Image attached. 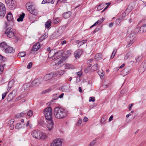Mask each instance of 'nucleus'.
Listing matches in <instances>:
<instances>
[{
  "label": "nucleus",
  "instance_id": "25",
  "mask_svg": "<svg viewBox=\"0 0 146 146\" xmlns=\"http://www.w3.org/2000/svg\"><path fill=\"white\" fill-rule=\"evenodd\" d=\"M25 16V14L23 13L21 15H20L19 17L17 19V21L19 22L23 21V18Z\"/></svg>",
  "mask_w": 146,
  "mask_h": 146
},
{
  "label": "nucleus",
  "instance_id": "42",
  "mask_svg": "<svg viewBox=\"0 0 146 146\" xmlns=\"http://www.w3.org/2000/svg\"><path fill=\"white\" fill-rule=\"evenodd\" d=\"M16 129H19L22 128V126L21 124L20 123H18L15 126Z\"/></svg>",
  "mask_w": 146,
  "mask_h": 146
},
{
  "label": "nucleus",
  "instance_id": "11",
  "mask_svg": "<svg viewBox=\"0 0 146 146\" xmlns=\"http://www.w3.org/2000/svg\"><path fill=\"white\" fill-rule=\"evenodd\" d=\"M40 46V43L37 42L36 44L33 45V48L31 50V53H34L35 51H37L39 48Z\"/></svg>",
  "mask_w": 146,
  "mask_h": 146
},
{
  "label": "nucleus",
  "instance_id": "29",
  "mask_svg": "<svg viewBox=\"0 0 146 146\" xmlns=\"http://www.w3.org/2000/svg\"><path fill=\"white\" fill-rule=\"evenodd\" d=\"M26 115L25 113L21 112L20 113L17 114L16 115V116L17 117H21L25 116Z\"/></svg>",
  "mask_w": 146,
  "mask_h": 146
},
{
  "label": "nucleus",
  "instance_id": "62",
  "mask_svg": "<svg viewBox=\"0 0 146 146\" xmlns=\"http://www.w3.org/2000/svg\"><path fill=\"white\" fill-rule=\"evenodd\" d=\"M79 42H80V40H77L74 41L73 42V44H77L78 43H79Z\"/></svg>",
  "mask_w": 146,
  "mask_h": 146
},
{
  "label": "nucleus",
  "instance_id": "24",
  "mask_svg": "<svg viewBox=\"0 0 146 146\" xmlns=\"http://www.w3.org/2000/svg\"><path fill=\"white\" fill-rule=\"evenodd\" d=\"M54 0H43L42 2V4H45V3L53 4L54 3Z\"/></svg>",
  "mask_w": 146,
  "mask_h": 146
},
{
  "label": "nucleus",
  "instance_id": "16",
  "mask_svg": "<svg viewBox=\"0 0 146 146\" xmlns=\"http://www.w3.org/2000/svg\"><path fill=\"white\" fill-rule=\"evenodd\" d=\"M4 52L6 53H13L15 52V50L13 48L8 46Z\"/></svg>",
  "mask_w": 146,
  "mask_h": 146
},
{
  "label": "nucleus",
  "instance_id": "51",
  "mask_svg": "<svg viewBox=\"0 0 146 146\" xmlns=\"http://www.w3.org/2000/svg\"><path fill=\"white\" fill-rule=\"evenodd\" d=\"M86 40H84L82 41H80L79 43H80V46L81 45H82L84 43H85L86 41H87Z\"/></svg>",
  "mask_w": 146,
  "mask_h": 146
},
{
  "label": "nucleus",
  "instance_id": "31",
  "mask_svg": "<svg viewBox=\"0 0 146 146\" xmlns=\"http://www.w3.org/2000/svg\"><path fill=\"white\" fill-rule=\"evenodd\" d=\"M14 80H12L9 82L8 84L9 88H11L12 87L14 84Z\"/></svg>",
  "mask_w": 146,
  "mask_h": 146
},
{
  "label": "nucleus",
  "instance_id": "55",
  "mask_svg": "<svg viewBox=\"0 0 146 146\" xmlns=\"http://www.w3.org/2000/svg\"><path fill=\"white\" fill-rule=\"evenodd\" d=\"M77 76L79 77H80L82 74V72L81 71H79L76 73Z\"/></svg>",
  "mask_w": 146,
  "mask_h": 146
},
{
  "label": "nucleus",
  "instance_id": "41",
  "mask_svg": "<svg viewBox=\"0 0 146 146\" xmlns=\"http://www.w3.org/2000/svg\"><path fill=\"white\" fill-rule=\"evenodd\" d=\"M121 22V20L119 19H116L115 22V25L116 26L119 25L120 22Z\"/></svg>",
  "mask_w": 146,
  "mask_h": 146
},
{
  "label": "nucleus",
  "instance_id": "13",
  "mask_svg": "<svg viewBox=\"0 0 146 146\" xmlns=\"http://www.w3.org/2000/svg\"><path fill=\"white\" fill-rule=\"evenodd\" d=\"M83 52V50L81 49H78L76 51L74 54V55L76 59L79 58L82 54Z\"/></svg>",
  "mask_w": 146,
  "mask_h": 146
},
{
  "label": "nucleus",
  "instance_id": "9",
  "mask_svg": "<svg viewBox=\"0 0 146 146\" xmlns=\"http://www.w3.org/2000/svg\"><path fill=\"white\" fill-rule=\"evenodd\" d=\"M50 146H62V142L61 140L56 139L53 141Z\"/></svg>",
  "mask_w": 146,
  "mask_h": 146
},
{
  "label": "nucleus",
  "instance_id": "23",
  "mask_svg": "<svg viewBox=\"0 0 146 146\" xmlns=\"http://www.w3.org/2000/svg\"><path fill=\"white\" fill-rule=\"evenodd\" d=\"M71 14V12L68 11L64 13L63 16L65 19H67L70 16Z\"/></svg>",
  "mask_w": 146,
  "mask_h": 146
},
{
  "label": "nucleus",
  "instance_id": "45",
  "mask_svg": "<svg viewBox=\"0 0 146 146\" xmlns=\"http://www.w3.org/2000/svg\"><path fill=\"white\" fill-rule=\"evenodd\" d=\"M104 7V5L102 4L99 5L97 7V10L98 11H100Z\"/></svg>",
  "mask_w": 146,
  "mask_h": 146
},
{
  "label": "nucleus",
  "instance_id": "7",
  "mask_svg": "<svg viewBox=\"0 0 146 146\" xmlns=\"http://www.w3.org/2000/svg\"><path fill=\"white\" fill-rule=\"evenodd\" d=\"M5 5L1 3H0V16L3 17L6 13Z\"/></svg>",
  "mask_w": 146,
  "mask_h": 146
},
{
  "label": "nucleus",
  "instance_id": "5",
  "mask_svg": "<svg viewBox=\"0 0 146 146\" xmlns=\"http://www.w3.org/2000/svg\"><path fill=\"white\" fill-rule=\"evenodd\" d=\"M44 114L47 120L52 119V109L50 107L46 108L44 111Z\"/></svg>",
  "mask_w": 146,
  "mask_h": 146
},
{
  "label": "nucleus",
  "instance_id": "34",
  "mask_svg": "<svg viewBox=\"0 0 146 146\" xmlns=\"http://www.w3.org/2000/svg\"><path fill=\"white\" fill-rule=\"evenodd\" d=\"M132 56V54L130 52H129L127 53L124 57V59L125 60H127L128 58L130 56Z\"/></svg>",
  "mask_w": 146,
  "mask_h": 146
},
{
  "label": "nucleus",
  "instance_id": "33",
  "mask_svg": "<svg viewBox=\"0 0 146 146\" xmlns=\"http://www.w3.org/2000/svg\"><path fill=\"white\" fill-rule=\"evenodd\" d=\"M98 68V65L97 64H94L91 67V69L93 71H95L97 70Z\"/></svg>",
  "mask_w": 146,
  "mask_h": 146
},
{
  "label": "nucleus",
  "instance_id": "6",
  "mask_svg": "<svg viewBox=\"0 0 146 146\" xmlns=\"http://www.w3.org/2000/svg\"><path fill=\"white\" fill-rule=\"evenodd\" d=\"M5 2L10 9H13L15 7L16 2L15 0H5Z\"/></svg>",
  "mask_w": 146,
  "mask_h": 146
},
{
  "label": "nucleus",
  "instance_id": "27",
  "mask_svg": "<svg viewBox=\"0 0 146 146\" xmlns=\"http://www.w3.org/2000/svg\"><path fill=\"white\" fill-rule=\"evenodd\" d=\"M26 52H19L18 55V56L20 57H23L26 56Z\"/></svg>",
  "mask_w": 146,
  "mask_h": 146
},
{
  "label": "nucleus",
  "instance_id": "52",
  "mask_svg": "<svg viewBox=\"0 0 146 146\" xmlns=\"http://www.w3.org/2000/svg\"><path fill=\"white\" fill-rule=\"evenodd\" d=\"M95 101V98L94 97H90L89 98V101L94 102Z\"/></svg>",
  "mask_w": 146,
  "mask_h": 146
},
{
  "label": "nucleus",
  "instance_id": "46",
  "mask_svg": "<svg viewBox=\"0 0 146 146\" xmlns=\"http://www.w3.org/2000/svg\"><path fill=\"white\" fill-rule=\"evenodd\" d=\"M142 58L143 56L142 55L138 56L137 57V58H136V62H139V61Z\"/></svg>",
  "mask_w": 146,
  "mask_h": 146
},
{
  "label": "nucleus",
  "instance_id": "18",
  "mask_svg": "<svg viewBox=\"0 0 146 146\" xmlns=\"http://www.w3.org/2000/svg\"><path fill=\"white\" fill-rule=\"evenodd\" d=\"M140 28V33H143L146 32V24H143Z\"/></svg>",
  "mask_w": 146,
  "mask_h": 146
},
{
  "label": "nucleus",
  "instance_id": "1",
  "mask_svg": "<svg viewBox=\"0 0 146 146\" xmlns=\"http://www.w3.org/2000/svg\"><path fill=\"white\" fill-rule=\"evenodd\" d=\"M59 54V52H55L54 50H51L49 52L47 58L48 60L51 61L55 59V57L56 58H57L58 56L60 57L55 60V65L57 67V68L60 67L63 65V62L64 59V58H63L61 54L60 55Z\"/></svg>",
  "mask_w": 146,
  "mask_h": 146
},
{
  "label": "nucleus",
  "instance_id": "50",
  "mask_svg": "<svg viewBox=\"0 0 146 146\" xmlns=\"http://www.w3.org/2000/svg\"><path fill=\"white\" fill-rule=\"evenodd\" d=\"M3 66H5V64L0 65V73L2 72L4 69Z\"/></svg>",
  "mask_w": 146,
  "mask_h": 146
},
{
  "label": "nucleus",
  "instance_id": "37",
  "mask_svg": "<svg viewBox=\"0 0 146 146\" xmlns=\"http://www.w3.org/2000/svg\"><path fill=\"white\" fill-rule=\"evenodd\" d=\"M98 74L100 76L101 78L104 75V73L103 70L99 71L98 72Z\"/></svg>",
  "mask_w": 146,
  "mask_h": 146
},
{
  "label": "nucleus",
  "instance_id": "44",
  "mask_svg": "<svg viewBox=\"0 0 146 146\" xmlns=\"http://www.w3.org/2000/svg\"><path fill=\"white\" fill-rule=\"evenodd\" d=\"M96 143L95 140H93L90 143L88 146H94L95 144Z\"/></svg>",
  "mask_w": 146,
  "mask_h": 146
},
{
  "label": "nucleus",
  "instance_id": "22",
  "mask_svg": "<svg viewBox=\"0 0 146 146\" xmlns=\"http://www.w3.org/2000/svg\"><path fill=\"white\" fill-rule=\"evenodd\" d=\"M7 17L8 21H13V16L11 13H9L7 14Z\"/></svg>",
  "mask_w": 146,
  "mask_h": 146
},
{
  "label": "nucleus",
  "instance_id": "36",
  "mask_svg": "<svg viewBox=\"0 0 146 146\" xmlns=\"http://www.w3.org/2000/svg\"><path fill=\"white\" fill-rule=\"evenodd\" d=\"M129 40L131 42H132L134 39V37L133 34H131L129 35L128 37Z\"/></svg>",
  "mask_w": 146,
  "mask_h": 146
},
{
  "label": "nucleus",
  "instance_id": "10",
  "mask_svg": "<svg viewBox=\"0 0 146 146\" xmlns=\"http://www.w3.org/2000/svg\"><path fill=\"white\" fill-rule=\"evenodd\" d=\"M55 76L54 73H50L46 75L43 78V80L44 81H46Z\"/></svg>",
  "mask_w": 146,
  "mask_h": 146
},
{
  "label": "nucleus",
  "instance_id": "2",
  "mask_svg": "<svg viewBox=\"0 0 146 146\" xmlns=\"http://www.w3.org/2000/svg\"><path fill=\"white\" fill-rule=\"evenodd\" d=\"M54 115L56 119H63L67 116V111L64 108L57 107L54 108Z\"/></svg>",
  "mask_w": 146,
  "mask_h": 146
},
{
  "label": "nucleus",
  "instance_id": "57",
  "mask_svg": "<svg viewBox=\"0 0 146 146\" xmlns=\"http://www.w3.org/2000/svg\"><path fill=\"white\" fill-rule=\"evenodd\" d=\"M60 21V20L59 19H56L54 20V23L55 24H57Z\"/></svg>",
  "mask_w": 146,
  "mask_h": 146
},
{
  "label": "nucleus",
  "instance_id": "40",
  "mask_svg": "<svg viewBox=\"0 0 146 146\" xmlns=\"http://www.w3.org/2000/svg\"><path fill=\"white\" fill-rule=\"evenodd\" d=\"M117 52V50L114 49L112 52V54L110 58L111 59L113 58L114 57L115 53Z\"/></svg>",
  "mask_w": 146,
  "mask_h": 146
},
{
  "label": "nucleus",
  "instance_id": "47",
  "mask_svg": "<svg viewBox=\"0 0 146 146\" xmlns=\"http://www.w3.org/2000/svg\"><path fill=\"white\" fill-rule=\"evenodd\" d=\"M27 114L29 117H31L33 115L32 111L31 110H29L27 113Z\"/></svg>",
  "mask_w": 146,
  "mask_h": 146
},
{
  "label": "nucleus",
  "instance_id": "63",
  "mask_svg": "<svg viewBox=\"0 0 146 146\" xmlns=\"http://www.w3.org/2000/svg\"><path fill=\"white\" fill-rule=\"evenodd\" d=\"M9 128L11 130H13L14 128V125H10L9 127Z\"/></svg>",
  "mask_w": 146,
  "mask_h": 146
},
{
  "label": "nucleus",
  "instance_id": "35",
  "mask_svg": "<svg viewBox=\"0 0 146 146\" xmlns=\"http://www.w3.org/2000/svg\"><path fill=\"white\" fill-rule=\"evenodd\" d=\"M107 119V118L106 117H103L100 121V123L101 124L105 123V122Z\"/></svg>",
  "mask_w": 146,
  "mask_h": 146
},
{
  "label": "nucleus",
  "instance_id": "49",
  "mask_svg": "<svg viewBox=\"0 0 146 146\" xmlns=\"http://www.w3.org/2000/svg\"><path fill=\"white\" fill-rule=\"evenodd\" d=\"M82 120L81 119H79L78 121L76 123V125L77 126H79L82 123Z\"/></svg>",
  "mask_w": 146,
  "mask_h": 146
},
{
  "label": "nucleus",
  "instance_id": "4",
  "mask_svg": "<svg viewBox=\"0 0 146 146\" xmlns=\"http://www.w3.org/2000/svg\"><path fill=\"white\" fill-rule=\"evenodd\" d=\"M26 7L30 13L34 15H36V10L31 2L27 3L26 5Z\"/></svg>",
  "mask_w": 146,
  "mask_h": 146
},
{
  "label": "nucleus",
  "instance_id": "32",
  "mask_svg": "<svg viewBox=\"0 0 146 146\" xmlns=\"http://www.w3.org/2000/svg\"><path fill=\"white\" fill-rule=\"evenodd\" d=\"M5 60V58L0 54V65H1V64L4 62Z\"/></svg>",
  "mask_w": 146,
  "mask_h": 146
},
{
  "label": "nucleus",
  "instance_id": "26",
  "mask_svg": "<svg viewBox=\"0 0 146 146\" xmlns=\"http://www.w3.org/2000/svg\"><path fill=\"white\" fill-rule=\"evenodd\" d=\"M51 25V21L50 20L47 21L45 24V27L48 28Z\"/></svg>",
  "mask_w": 146,
  "mask_h": 146
},
{
  "label": "nucleus",
  "instance_id": "3",
  "mask_svg": "<svg viewBox=\"0 0 146 146\" xmlns=\"http://www.w3.org/2000/svg\"><path fill=\"white\" fill-rule=\"evenodd\" d=\"M5 34L7 35L8 37L15 39V42L17 41L18 37L16 36V33L12 28L10 27L6 29Z\"/></svg>",
  "mask_w": 146,
  "mask_h": 146
},
{
  "label": "nucleus",
  "instance_id": "8",
  "mask_svg": "<svg viewBox=\"0 0 146 146\" xmlns=\"http://www.w3.org/2000/svg\"><path fill=\"white\" fill-rule=\"evenodd\" d=\"M41 132L39 130H35L33 131L31 133V134L33 137L36 139H39L40 137V135Z\"/></svg>",
  "mask_w": 146,
  "mask_h": 146
},
{
  "label": "nucleus",
  "instance_id": "58",
  "mask_svg": "<svg viewBox=\"0 0 146 146\" xmlns=\"http://www.w3.org/2000/svg\"><path fill=\"white\" fill-rule=\"evenodd\" d=\"M38 123L39 125H42L44 123V122L42 121L41 120H40L38 121Z\"/></svg>",
  "mask_w": 146,
  "mask_h": 146
},
{
  "label": "nucleus",
  "instance_id": "64",
  "mask_svg": "<svg viewBox=\"0 0 146 146\" xmlns=\"http://www.w3.org/2000/svg\"><path fill=\"white\" fill-rule=\"evenodd\" d=\"M113 23H111L109 25V27L110 28H111L113 26Z\"/></svg>",
  "mask_w": 146,
  "mask_h": 146
},
{
  "label": "nucleus",
  "instance_id": "43",
  "mask_svg": "<svg viewBox=\"0 0 146 146\" xmlns=\"http://www.w3.org/2000/svg\"><path fill=\"white\" fill-rule=\"evenodd\" d=\"M134 33L135 34L138 33L139 32H140V28L139 27H137L135 28L134 30Z\"/></svg>",
  "mask_w": 146,
  "mask_h": 146
},
{
  "label": "nucleus",
  "instance_id": "38",
  "mask_svg": "<svg viewBox=\"0 0 146 146\" xmlns=\"http://www.w3.org/2000/svg\"><path fill=\"white\" fill-rule=\"evenodd\" d=\"M72 52V50H68L65 53V55L66 56V57H67L69 56L71 54Z\"/></svg>",
  "mask_w": 146,
  "mask_h": 146
},
{
  "label": "nucleus",
  "instance_id": "17",
  "mask_svg": "<svg viewBox=\"0 0 146 146\" xmlns=\"http://www.w3.org/2000/svg\"><path fill=\"white\" fill-rule=\"evenodd\" d=\"M40 84V81L38 79H35L31 83V86L35 87L38 85Z\"/></svg>",
  "mask_w": 146,
  "mask_h": 146
},
{
  "label": "nucleus",
  "instance_id": "54",
  "mask_svg": "<svg viewBox=\"0 0 146 146\" xmlns=\"http://www.w3.org/2000/svg\"><path fill=\"white\" fill-rule=\"evenodd\" d=\"M129 72V71L127 69H125L123 70V72L124 73V74L126 75Z\"/></svg>",
  "mask_w": 146,
  "mask_h": 146
},
{
  "label": "nucleus",
  "instance_id": "19",
  "mask_svg": "<svg viewBox=\"0 0 146 146\" xmlns=\"http://www.w3.org/2000/svg\"><path fill=\"white\" fill-rule=\"evenodd\" d=\"M65 72V71L64 70H60V71H58L55 72L54 74L55 75V76H57L58 77H59L61 76V75L63 74Z\"/></svg>",
  "mask_w": 146,
  "mask_h": 146
},
{
  "label": "nucleus",
  "instance_id": "39",
  "mask_svg": "<svg viewBox=\"0 0 146 146\" xmlns=\"http://www.w3.org/2000/svg\"><path fill=\"white\" fill-rule=\"evenodd\" d=\"M102 21H101L100 20H98L97 22H96L94 25H93L92 26H91L90 27V28H92V27H93L95 26V25H96L97 24H98V23L101 24V23H102Z\"/></svg>",
  "mask_w": 146,
  "mask_h": 146
},
{
  "label": "nucleus",
  "instance_id": "59",
  "mask_svg": "<svg viewBox=\"0 0 146 146\" xmlns=\"http://www.w3.org/2000/svg\"><path fill=\"white\" fill-rule=\"evenodd\" d=\"M48 33H44V35L42 36L43 37H44V39L48 37Z\"/></svg>",
  "mask_w": 146,
  "mask_h": 146
},
{
  "label": "nucleus",
  "instance_id": "61",
  "mask_svg": "<svg viewBox=\"0 0 146 146\" xmlns=\"http://www.w3.org/2000/svg\"><path fill=\"white\" fill-rule=\"evenodd\" d=\"M133 105V104H131L129 105V111H130L131 110L132 107Z\"/></svg>",
  "mask_w": 146,
  "mask_h": 146
},
{
  "label": "nucleus",
  "instance_id": "28",
  "mask_svg": "<svg viewBox=\"0 0 146 146\" xmlns=\"http://www.w3.org/2000/svg\"><path fill=\"white\" fill-rule=\"evenodd\" d=\"M73 68V66L72 64L68 63L66 64L65 66V69H72Z\"/></svg>",
  "mask_w": 146,
  "mask_h": 146
},
{
  "label": "nucleus",
  "instance_id": "60",
  "mask_svg": "<svg viewBox=\"0 0 146 146\" xmlns=\"http://www.w3.org/2000/svg\"><path fill=\"white\" fill-rule=\"evenodd\" d=\"M14 121V120L13 119H12L11 120H10L9 121V124H10L11 125H12Z\"/></svg>",
  "mask_w": 146,
  "mask_h": 146
},
{
  "label": "nucleus",
  "instance_id": "12",
  "mask_svg": "<svg viewBox=\"0 0 146 146\" xmlns=\"http://www.w3.org/2000/svg\"><path fill=\"white\" fill-rule=\"evenodd\" d=\"M47 127L48 130L49 131H51L53 129L54 122L52 119L50 120H48L47 121Z\"/></svg>",
  "mask_w": 146,
  "mask_h": 146
},
{
  "label": "nucleus",
  "instance_id": "56",
  "mask_svg": "<svg viewBox=\"0 0 146 146\" xmlns=\"http://www.w3.org/2000/svg\"><path fill=\"white\" fill-rule=\"evenodd\" d=\"M7 93V92H5L4 93H3L2 94V99H4L5 97V96H6Z\"/></svg>",
  "mask_w": 146,
  "mask_h": 146
},
{
  "label": "nucleus",
  "instance_id": "21",
  "mask_svg": "<svg viewBox=\"0 0 146 146\" xmlns=\"http://www.w3.org/2000/svg\"><path fill=\"white\" fill-rule=\"evenodd\" d=\"M102 57V54L101 53H99L97 54L94 57V59L96 61H98L101 59Z\"/></svg>",
  "mask_w": 146,
  "mask_h": 146
},
{
  "label": "nucleus",
  "instance_id": "15",
  "mask_svg": "<svg viewBox=\"0 0 146 146\" xmlns=\"http://www.w3.org/2000/svg\"><path fill=\"white\" fill-rule=\"evenodd\" d=\"M13 92H15V91H13L12 92H11L10 94H9L8 95L7 98V100L8 101H10L12 100L15 97V94H13Z\"/></svg>",
  "mask_w": 146,
  "mask_h": 146
},
{
  "label": "nucleus",
  "instance_id": "20",
  "mask_svg": "<svg viewBox=\"0 0 146 146\" xmlns=\"http://www.w3.org/2000/svg\"><path fill=\"white\" fill-rule=\"evenodd\" d=\"M39 139H45L47 138V135L45 133L41 132Z\"/></svg>",
  "mask_w": 146,
  "mask_h": 146
},
{
  "label": "nucleus",
  "instance_id": "30",
  "mask_svg": "<svg viewBox=\"0 0 146 146\" xmlns=\"http://www.w3.org/2000/svg\"><path fill=\"white\" fill-rule=\"evenodd\" d=\"M143 67V69L142 70V71L143 72L145 69H146V63H142L141 66L139 68V70H141V68Z\"/></svg>",
  "mask_w": 146,
  "mask_h": 146
},
{
  "label": "nucleus",
  "instance_id": "48",
  "mask_svg": "<svg viewBox=\"0 0 146 146\" xmlns=\"http://www.w3.org/2000/svg\"><path fill=\"white\" fill-rule=\"evenodd\" d=\"M53 99L54 100H56L57 99L59 98V94H55L53 96Z\"/></svg>",
  "mask_w": 146,
  "mask_h": 146
},
{
  "label": "nucleus",
  "instance_id": "14",
  "mask_svg": "<svg viewBox=\"0 0 146 146\" xmlns=\"http://www.w3.org/2000/svg\"><path fill=\"white\" fill-rule=\"evenodd\" d=\"M8 46V45H7V44L4 42H2L0 44V48L3 51H5V50L7 48Z\"/></svg>",
  "mask_w": 146,
  "mask_h": 146
},
{
  "label": "nucleus",
  "instance_id": "53",
  "mask_svg": "<svg viewBox=\"0 0 146 146\" xmlns=\"http://www.w3.org/2000/svg\"><path fill=\"white\" fill-rule=\"evenodd\" d=\"M32 64L33 63L32 62L29 63L27 66V68L28 69L31 68L32 67Z\"/></svg>",
  "mask_w": 146,
  "mask_h": 146
}]
</instances>
